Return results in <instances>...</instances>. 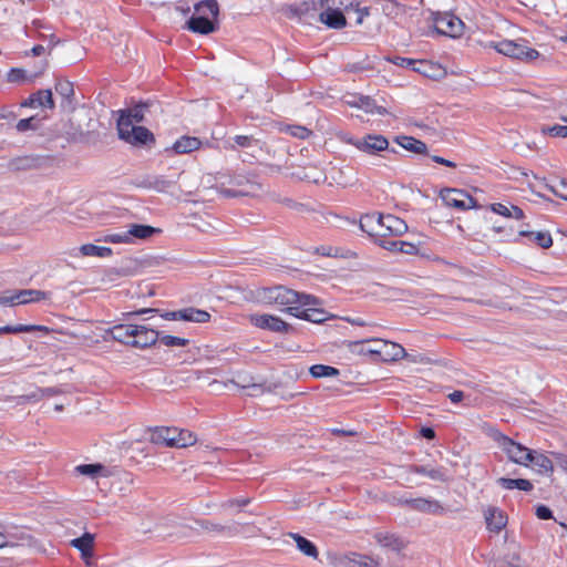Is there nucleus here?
<instances>
[{"label": "nucleus", "instance_id": "obj_31", "mask_svg": "<svg viewBox=\"0 0 567 567\" xmlns=\"http://www.w3.org/2000/svg\"><path fill=\"white\" fill-rule=\"evenodd\" d=\"M413 472L420 475L427 476L429 478L439 482H446L449 480L446 471L442 467L433 468L424 465H419L414 466Z\"/></svg>", "mask_w": 567, "mask_h": 567}, {"label": "nucleus", "instance_id": "obj_52", "mask_svg": "<svg viewBox=\"0 0 567 567\" xmlns=\"http://www.w3.org/2000/svg\"><path fill=\"white\" fill-rule=\"evenodd\" d=\"M429 69H432V65L426 61H416V65H414L413 71H416L419 73H422L426 76H431L429 73Z\"/></svg>", "mask_w": 567, "mask_h": 567}, {"label": "nucleus", "instance_id": "obj_37", "mask_svg": "<svg viewBox=\"0 0 567 567\" xmlns=\"http://www.w3.org/2000/svg\"><path fill=\"white\" fill-rule=\"evenodd\" d=\"M40 123L41 121L37 116L22 118L16 124V130L19 133H24L27 131H37L40 127Z\"/></svg>", "mask_w": 567, "mask_h": 567}, {"label": "nucleus", "instance_id": "obj_55", "mask_svg": "<svg viewBox=\"0 0 567 567\" xmlns=\"http://www.w3.org/2000/svg\"><path fill=\"white\" fill-rule=\"evenodd\" d=\"M250 503V498L248 497H240V498H235V499H230L227 502V505L228 506H239V507H245L247 506L248 504Z\"/></svg>", "mask_w": 567, "mask_h": 567}, {"label": "nucleus", "instance_id": "obj_63", "mask_svg": "<svg viewBox=\"0 0 567 567\" xmlns=\"http://www.w3.org/2000/svg\"><path fill=\"white\" fill-rule=\"evenodd\" d=\"M21 70L12 69L9 73V81L14 82L18 81L21 78Z\"/></svg>", "mask_w": 567, "mask_h": 567}, {"label": "nucleus", "instance_id": "obj_60", "mask_svg": "<svg viewBox=\"0 0 567 567\" xmlns=\"http://www.w3.org/2000/svg\"><path fill=\"white\" fill-rule=\"evenodd\" d=\"M421 435L424 439L432 440L435 436V432L432 427H422Z\"/></svg>", "mask_w": 567, "mask_h": 567}, {"label": "nucleus", "instance_id": "obj_62", "mask_svg": "<svg viewBox=\"0 0 567 567\" xmlns=\"http://www.w3.org/2000/svg\"><path fill=\"white\" fill-rule=\"evenodd\" d=\"M43 395L52 396L62 393L61 389L59 388H45L42 390Z\"/></svg>", "mask_w": 567, "mask_h": 567}, {"label": "nucleus", "instance_id": "obj_39", "mask_svg": "<svg viewBox=\"0 0 567 567\" xmlns=\"http://www.w3.org/2000/svg\"><path fill=\"white\" fill-rule=\"evenodd\" d=\"M55 91L64 99H70L74 94L73 83L69 80L59 79L55 83Z\"/></svg>", "mask_w": 567, "mask_h": 567}, {"label": "nucleus", "instance_id": "obj_17", "mask_svg": "<svg viewBox=\"0 0 567 567\" xmlns=\"http://www.w3.org/2000/svg\"><path fill=\"white\" fill-rule=\"evenodd\" d=\"M131 347L134 348H148L156 343L159 339V332L147 328L145 326L136 324V332H134Z\"/></svg>", "mask_w": 567, "mask_h": 567}, {"label": "nucleus", "instance_id": "obj_2", "mask_svg": "<svg viewBox=\"0 0 567 567\" xmlns=\"http://www.w3.org/2000/svg\"><path fill=\"white\" fill-rule=\"evenodd\" d=\"M359 225L374 244L391 252H398L400 240L389 237L402 236L409 229L403 219L392 214H367L361 217Z\"/></svg>", "mask_w": 567, "mask_h": 567}, {"label": "nucleus", "instance_id": "obj_14", "mask_svg": "<svg viewBox=\"0 0 567 567\" xmlns=\"http://www.w3.org/2000/svg\"><path fill=\"white\" fill-rule=\"evenodd\" d=\"M372 341L378 343V349H369L368 352L380 355L383 361H398L406 355L405 349L395 342L382 339H373Z\"/></svg>", "mask_w": 567, "mask_h": 567}, {"label": "nucleus", "instance_id": "obj_59", "mask_svg": "<svg viewBox=\"0 0 567 567\" xmlns=\"http://www.w3.org/2000/svg\"><path fill=\"white\" fill-rule=\"evenodd\" d=\"M463 398H464V393L462 391H454V392L449 394V399L453 403L461 402L463 400Z\"/></svg>", "mask_w": 567, "mask_h": 567}, {"label": "nucleus", "instance_id": "obj_49", "mask_svg": "<svg viewBox=\"0 0 567 567\" xmlns=\"http://www.w3.org/2000/svg\"><path fill=\"white\" fill-rule=\"evenodd\" d=\"M491 209H492V212H494L501 216H504L507 218H509V216H511V207L506 206L505 204H502V203L492 204Z\"/></svg>", "mask_w": 567, "mask_h": 567}, {"label": "nucleus", "instance_id": "obj_61", "mask_svg": "<svg viewBox=\"0 0 567 567\" xmlns=\"http://www.w3.org/2000/svg\"><path fill=\"white\" fill-rule=\"evenodd\" d=\"M358 13H359V17H358L357 23L361 24L364 17H368L370 14V11H369V8L364 7V8H359Z\"/></svg>", "mask_w": 567, "mask_h": 567}, {"label": "nucleus", "instance_id": "obj_43", "mask_svg": "<svg viewBox=\"0 0 567 567\" xmlns=\"http://www.w3.org/2000/svg\"><path fill=\"white\" fill-rule=\"evenodd\" d=\"M104 241L112 244H130L126 230L110 233L104 236Z\"/></svg>", "mask_w": 567, "mask_h": 567}, {"label": "nucleus", "instance_id": "obj_25", "mask_svg": "<svg viewBox=\"0 0 567 567\" xmlns=\"http://www.w3.org/2000/svg\"><path fill=\"white\" fill-rule=\"evenodd\" d=\"M203 145L202 141L194 136H182L172 146V150L176 154H187L193 151L200 148Z\"/></svg>", "mask_w": 567, "mask_h": 567}, {"label": "nucleus", "instance_id": "obj_53", "mask_svg": "<svg viewBox=\"0 0 567 567\" xmlns=\"http://www.w3.org/2000/svg\"><path fill=\"white\" fill-rule=\"evenodd\" d=\"M393 62L396 65L408 68V69H414V65H416V60H412V59H408V58L398 56Z\"/></svg>", "mask_w": 567, "mask_h": 567}, {"label": "nucleus", "instance_id": "obj_26", "mask_svg": "<svg viewBox=\"0 0 567 567\" xmlns=\"http://www.w3.org/2000/svg\"><path fill=\"white\" fill-rule=\"evenodd\" d=\"M529 464H533V468L539 474L549 475L554 471V461L550 460L547 455L539 453L534 450V455H532Z\"/></svg>", "mask_w": 567, "mask_h": 567}, {"label": "nucleus", "instance_id": "obj_8", "mask_svg": "<svg viewBox=\"0 0 567 567\" xmlns=\"http://www.w3.org/2000/svg\"><path fill=\"white\" fill-rule=\"evenodd\" d=\"M495 440L509 461L523 466L529 465V461L533 460L532 455H534V450L515 442L504 434H498Z\"/></svg>", "mask_w": 567, "mask_h": 567}, {"label": "nucleus", "instance_id": "obj_38", "mask_svg": "<svg viewBox=\"0 0 567 567\" xmlns=\"http://www.w3.org/2000/svg\"><path fill=\"white\" fill-rule=\"evenodd\" d=\"M567 123V117H561ZM542 133L553 137H567V125L543 126Z\"/></svg>", "mask_w": 567, "mask_h": 567}, {"label": "nucleus", "instance_id": "obj_23", "mask_svg": "<svg viewBox=\"0 0 567 567\" xmlns=\"http://www.w3.org/2000/svg\"><path fill=\"white\" fill-rule=\"evenodd\" d=\"M487 528L491 532L498 533L507 524V517L496 507H489L485 513Z\"/></svg>", "mask_w": 567, "mask_h": 567}, {"label": "nucleus", "instance_id": "obj_4", "mask_svg": "<svg viewBox=\"0 0 567 567\" xmlns=\"http://www.w3.org/2000/svg\"><path fill=\"white\" fill-rule=\"evenodd\" d=\"M217 192L225 198L255 195L261 186L249 174L237 173L217 179Z\"/></svg>", "mask_w": 567, "mask_h": 567}, {"label": "nucleus", "instance_id": "obj_13", "mask_svg": "<svg viewBox=\"0 0 567 567\" xmlns=\"http://www.w3.org/2000/svg\"><path fill=\"white\" fill-rule=\"evenodd\" d=\"M165 320H179L187 322L205 323L210 320L206 310L188 307L176 311H166L161 315Z\"/></svg>", "mask_w": 567, "mask_h": 567}, {"label": "nucleus", "instance_id": "obj_5", "mask_svg": "<svg viewBox=\"0 0 567 567\" xmlns=\"http://www.w3.org/2000/svg\"><path fill=\"white\" fill-rule=\"evenodd\" d=\"M150 440L154 444L177 449L196 443V436L190 431L175 426H157L153 429Z\"/></svg>", "mask_w": 567, "mask_h": 567}, {"label": "nucleus", "instance_id": "obj_51", "mask_svg": "<svg viewBox=\"0 0 567 567\" xmlns=\"http://www.w3.org/2000/svg\"><path fill=\"white\" fill-rule=\"evenodd\" d=\"M319 255L326 256V257H337L338 256V249L331 247V246H320L316 250Z\"/></svg>", "mask_w": 567, "mask_h": 567}, {"label": "nucleus", "instance_id": "obj_40", "mask_svg": "<svg viewBox=\"0 0 567 567\" xmlns=\"http://www.w3.org/2000/svg\"><path fill=\"white\" fill-rule=\"evenodd\" d=\"M233 141L235 144H230V142L228 141L226 147H228L230 150H235L236 146L247 148V147L252 146V144L255 142V140L248 135H236L233 138Z\"/></svg>", "mask_w": 567, "mask_h": 567}, {"label": "nucleus", "instance_id": "obj_22", "mask_svg": "<svg viewBox=\"0 0 567 567\" xmlns=\"http://www.w3.org/2000/svg\"><path fill=\"white\" fill-rule=\"evenodd\" d=\"M158 231L159 229L143 224H131L126 229L130 244H135L136 240L148 239Z\"/></svg>", "mask_w": 567, "mask_h": 567}, {"label": "nucleus", "instance_id": "obj_7", "mask_svg": "<svg viewBox=\"0 0 567 567\" xmlns=\"http://www.w3.org/2000/svg\"><path fill=\"white\" fill-rule=\"evenodd\" d=\"M491 47L503 55L525 62L536 60L539 56V52L537 50L525 45L523 42L514 40L492 42Z\"/></svg>", "mask_w": 567, "mask_h": 567}, {"label": "nucleus", "instance_id": "obj_44", "mask_svg": "<svg viewBox=\"0 0 567 567\" xmlns=\"http://www.w3.org/2000/svg\"><path fill=\"white\" fill-rule=\"evenodd\" d=\"M121 115L130 116V120H132V122L136 125L143 121V109L142 106H136L134 109L122 111Z\"/></svg>", "mask_w": 567, "mask_h": 567}, {"label": "nucleus", "instance_id": "obj_3", "mask_svg": "<svg viewBox=\"0 0 567 567\" xmlns=\"http://www.w3.org/2000/svg\"><path fill=\"white\" fill-rule=\"evenodd\" d=\"M219 6L216 0H203L194 6V14L187 21V28L198 34H209L216 30Z\"/></svg>", "mask_w": 567, "mask_h": 567}, {"label": "nucleus", "instance_id": "obj_42", "mask_svg": "<svg viewBox=\"0 0 567 567\" xmlns=\"http://www.w3.org/2000/svg\"><path fill=\"white\" fill-rule=\"evenodd\" d=\"M159 342L166 347H185L189 341L175 336H159Z\"/></svg>", "mask_w": 567, "mask_h": 567}, {"label": "nucleus", "instance_id": "obj_1", "mask_svg": "<svg viewBox=\"0 0 567 567\" xmlns=\"http://www.w3.org/2000/svg\"><path fill=\"white\" fill-rule=\"evenodd\" d=\"M258 297L266 303L277 305L279 309L298 319L313 323L323 322L327 313L319 308L320 300L308 293H300L284 286L264 288Z\"/></svg>", "mask_w": 567, "mask_h": 567}, {"label": "nucleus", "instance_id": "obj_30", "mask_svg": "<svg viewBox=\"0 0 567 567\" xmlns=\"http://www.w3.org/2000/svg\"><path fill=\"white\" fill-rule=\"evenodd\" d=\"M289 535L296 542L297 548L301 553L308 557L317 558L318 550L312 542L296 533H290Z\"/></svg>", "mask_w": 567, "mask_h": 567}, {"label": "nucleus", "instance_id": "obj_34", "mask_svg": "<svg viewBox=\"0 0 567 567\" xmlns=\"http://www.w3.org/2000/svg\"><path fill=\"white\" fill-rule=\"evenodd\" d=\"M75 471L81 474L92 478H95L99 475H104L105 467L102 464H81L75 467Z\"/></svg>", "mask_w": 567, "mask_h": 567}, {"label": "nucleus", "instance_id": "obj_15", "mask_svg": "<svg viewBox=\"0 0 567 567\" xmlns=\"http://www.w3.org/2000/svg\"><path fill=\"white\" fill-rule=\"evenodd\" d=\"M250 322L255 327L264 330H269L271 332L285 333L288 332L290 326L285 322L282 319L276 316H271L268 313H255L250 316Z\"/></svg>", "mask_w": 567, "mask_h": 567}, {"label": "nucleus", "instance_id": "obj_18", "mask_svg": "<svg viewBox=\"0 0 567 567\" xmlns=\"http://www.w3.org/2000/svg\"><path fill=\"white\" fill-rule=\"evenodd\" d=\"M175 184V181L168 179L162 175H147L138 179L137 185L143 188L165 192Z\"/></svg>", "mask_w": 567, "mask_h": 567}, {"label": "nucleus", "instance_id": "obj_58", "mask_svg": "<svg viewBox=\"0 0 567 567\" xmlns=\"http://www.w3.org/2000/svg\"><path fill=\"white\" fill-rule=\"evenodd\" d=\"M379 542L384 546H394V545H396L398 539L394 538L393 536H384V537H379Z\"/></svg>", "mask_w": 567, "mask_h": 567}, {"label": "nucleus", "instance_id": "obj_16", "mask_svg": "<svg viewBox=\"0 0 567 567\" xmlns=\"http://www.w3.org/2000/svg\"><path fill=\"white\" fill-rule=\"evenodd\" d=\"M402 504H405L411 509L421 513L432 515H444L446 513V508L439 501L432 497L406 498L402 501Z\"/></svg>", "mask_w": 567, "mask_h": 567}, {"label": "nucleus", "instance_id": "obj_10", "mask_svg": "<svg viewBox=\"0 0 567 567\" xmlns=\"http://www.w3.org/2000/svg\"><path fill=\"white\" fill-rule=\"evenodd\" d=\"M441 199L445 205L454 207L460 210H468L477 208L476 200L466 192L455 188L443 189L440 194Z\"/></svg>", "mask_w": 567, "mask_h": 567}, {"label": "nucleus", "instance_id": "obj_47", "mask_svg": "<svg viewBox=\"0 0 567 567\" xmlns=\"http://www.w3.org/2000/svg\"><path fill=\"white\" fill-rule=\"evenodd\" d=\"M43 327L41 326H33V324H17V326H10L9 333H21V332H32L37 330H41Z\"/></svg>", "mask_w": 567, "mask_h": 567}, {"label": "nucleus", "instance_id": "obj_35", "mask_svg": "<svg viewBox=\"0 0 567 567\" xmlns=\"http://www.w3.org/2000/svg\"><path fill=\"white\" fill-rule=\"evenodd\" d=\"M520 235L529 236L542 248H549L553 245L551 236L547 231H537V233L520 231Z\"/></svg>", "mask_w": 567, "mask_h": 567}, {"label": "nucleus", "instance_id": "obj_12", "mask_svg": "<svg viewBox=\"0 0 567 567\" xmlns=\"http://www.w3.org/2000/svg\"><path fill=\"white\" fill-rule=\"evenodd\" d=\"M349 143L359 151L370 155L378 154L389 147V141L381 134H368L362 138H351Z\"/></svg>", "mask_w": 567, "mask_h": 567}, {"label": "nucleus", "instance_id": "obj_11", "mask_svg": "<svg viewBox=\"0 0 567 567\" xmlns=\"http://www.w3.org/2000/svg\"><path fill=\"white\" fill-rule=\"evenodd\" d=\"M48 298V293L37 289H22L0 297V305L3 306H16L25 305L29 302L40 301Z\"/></svg>", "mask_w": 567, "mask_h": 567}, {"label": "nucleus", "instance_id": "obj_56", "mask_svg": "<svg viewBox=\"0 0 567 567\" xmlns=\"http://www.w3.org/2000/svg\"><path fill=\"white\" fill-rule=\"evenodd\" d=\"M432 161L437 163V164H441V165H444V166H447V167H451V168H454L456 167V164L450 159H446L444 157H441L439 155H433L432 157Z\"/></svg>", "mask_w": 567, "mask_h": 567}, {"label": "nucleus", "instance_id": "obj_27", "mask_svg": "<svg viewBox=\"0 0 567 567\" xmlns=\"http://www.w3.org/2000/svg\"><path fill=\"white\" fill-rule=\"evenodd\" d=\"M497 485L501 486L504 489H519L523 492H530L534 488V485L530 481L525 478H507V477H499L496 481Z\"/></svg>", "mask_w": 567, "mask_h": 567}, {"label": "nucleus", "instance_id": "obj_48", "mask_svg": "<svg viewBox=\"0 0 567 567\" xmlns=\"http://www.w3.org/2000/svg\"><path fill=\"white\" fill-rule=\"evenodd\" d=\"M289 133L295 137L305 140L310 135L311 132L305 126L295 125L289 127Z\"/></svg>", "mask_w": 567, "mask_h": 567}, {"label": "nucleus", "instance_id": "obj_21", "mask_svg": "<svg viewBox=\"0 0 567 567\" xmlns=\"http://www.w3.org/2000/svg\"><path fill=\"white\" fill-rule=\"evenodd\" d=\"M319 20L330 29L339 30L347 25V19L339 9L328 8L320 13Z\"/></svg>", "mask_w": 567, "mask_h": 567}, {"label": "nucleus", "instance_id": "obj_41", "mask_svg": "<svg viewBox=\"0 0 567 567\" xmlns=\"http://www.w3.org/2000/svg\"><path fill=\"white\" fill-rule=\"evenodd\" d=\"M548 189L556 196L564 200H567V181L559 179L556 183L548 186Z\"/></svg>", "mask_w": 567, "mask_h": 567}, {"label": "nucleus", "instance_id": "obj_46", "mask_svg": "<svg viewBox=\"0 0 567 567\" xmlns=\"http://www.w3.org/2000/svg\"><path fill=\"white\" fill-rule=\"evenodd\" d=\"M398 252L405 255H416L419 252V247L413 243L400 240Z\"/></svg>", "mask_w": 567, "mask_h": 567}, {"label": "nucleus", "instance_id": "obj_50", "mask_svg": "<svg viewBox=\"0 0 567 567\" xmlns=\"http://www.w3.org/2000/svg\"><path fill=\"white\" fill-rule=\"evenodd\" d=\"M536 516L543 520L550 519L553 517V512L549 507L539 505L536 507Z\"/></svg>", "mask_w": 567, "mask_h": 567}, {"label": "nucleus", "instance_id": "obj_45", "mask_svg": "<svg viewBox=\"0 0 567 567\" xmlns=\"http://www.w3.org/2000/svg\"><path fill=\"white\" fill-rule=\"evenodd\" d=\"M34 163L35 158L25 156L12 159L11 165L14 166L17 169H25L32 167Z\"/></svg>", "mask_w": 567, "mask_h": 567}, {"label": "nucleus", "instance_id": "obj_36", "mask_svg": "<svg viewBox=\"0 0 567 567\" xmlns=\"http://www.w3.org/2000/svg\"><path fill=\"white\" fill-rule=\"evenodd\" d=\"M310 374L313 378H327L339 375V370L326 364H315L310 368Z\"/></svg>", "mask_w": 567, "mask_h": 567}, {"label": "nucleus", "instance_id": "obj_28", "mask_svg": "<svg viewBox=\"0 0 567 567\" xmlns=\"http://www.w3.org/2000/svg\"><path fill=\"white\" fill-rule=\"evenodd\" d=\"M70 544L81 551L83 558L92 557L94 545V536L92 534L84 533L81 537L72 539Z\"/></svg>", "mask_w": 567, "mask_h": 567}, {"label": "nucleus", "instance_id": "obj_64", "mask_svg": "<svg viewBox=\"0 0 567 567\" xmlns=\"http://www.w3.org/2000/svg\"><path fill=\"white\" fill-rule=\"evenodd\" d=\"M45 52V48L43 45H34L32 49H31V54L33 56H40L42 55L43 53Z\"/></svg>", "mask_w": 567, "mask_h": 567}, {"label": "nucleus", "instance_id": "obj_20", "mask_svg": "<svg viewBox=\"0 0 567 567\" xmlns=\"http://www.w3.org/2000/svg\"><path fill=\"white\" fill-rule=\"evenodd\" d=\"M136 324H116L110 328L106 333L115 341L131 346Z\"/></svg>", "mask_w": 567, "mask_h": 567}, {"label": "nucleus", "instance_id": "obj_57", "mask_svg": "<svg viewBox=\"0 0 567 567\" xmlns=\"http://www.w3.org/2000/svg\"><path fill=\"white\" fill-rule=\"evenodd\" d=\"M509 218L519 220V219L524 218V212L518 206L512 205Z\"/></svg>", "mask_w": 567, "mask_h": 567}, {"label": "nucleus", "instance_id": "obj_54", "mask_svg": "<svg viewBox=\"0 0 567 567\" xmlns=\"http://www.w3.org/2000/svg\"><path fill=\"white\" fill-rule=\"evenodd\" d=\"M555 463L557 466H559L563 471L567 472V455L561 453H554Z\"/></svg>", "mask_w": 567, "mask_h": 567}, {"label": "nucleus", "instance_id": "obj_33", "mask_svg": "<svg viewBox=\"0 0 567 567\" xmlns=\"http://www.w3.org/2000/svg\"><path fill=\"white\" fill-rule=\"evenodd\" d=\"M33 97H35V106L37 107H44V109H54V101L52 96L51 90H39L35 93L32 94Z\"/></svg>", "mask_w": 567, "mask_h": 567}, {"label": "nucleus", "instance_id": "obj_24", "mask_svg": "<svg viewBox=\"0 0 567 567\" xmlns=\"http://www.w3.org/2000/svg\"><path fill=\"white\" fill-rule=\"evenodd\" d=\"M395 143H398L402 148L414 153V154H421L426 155L427 154V146L424 142L421 140H417L413 136L409 135H400L395 137Z\"/></svg>", "mask_w": 567, "mask_h": 567}, {"label": "nucleus", "instance_id": "obj_19", "mask_svg": "<svg viewBox=\"0 0 567 567\" xmlns=\"http://www.w3.org/2000/svg\"><path fill=\"white\" fill-rule=\"evenodd\" d=\"M231 382L240 389L247 390L248 395L251 396L261 394L265 388L262 382L255 381L251 375L246 373H238Z\"/></svg>", "mask_w": 567, "mask_h": 567}, {"label": "nucleus", "instance_id": "obj_29", "mask_svg": "<svg viewBox=\"0 0 567 567\" xmlns=\"http://www.w3.org/2000/svg\"><path fill=\"white\" fill-rule=\"evenodd\" d=\"M353 105L363 110L365 113H369V114H377V115L388 114L386 109L383 106L377 105L375 101L373 99H371L370 96L361 95V96L357 97Z\"/></svg>", "mask_w": 567, "mask_h": 567}, {"label": "nucleus", "instance_id": "obj_9", "mask_svg": "<svg viewBox=\"0 0 567 567\" xmlns=\"http://www.w3.org/2000/svg\"><path fill=\"white\" fill-rule=\"evenodd\" d=\"M435 30L451 38H457L463 33V21L451 12L437 13L434 18Z\"/></svg>", "mask_w": 567, "mask_h": 567}, {"label": "nucleus", "instance_id": "obj_32", "mask_svg": "<svg viewBox=\"0 0 567 567\" xmlns=\"http://www.w3.org/2000/svg\"><path fill=\"white\" fill-rule=\"evenodd\" d=\"M82 256H93L100 258H106L112 255V249L105 246H96L93 244H84L80 247Z\"/></svg>", "mask_w": 567, "mask_h": 567}, {"label": "nucleus", "instance_id": "obj_6", "mask_svg": "<svg viewBox=\"0 0 567 567\" xmlns=\"http://www.w3.org/2000/svg\"><path fill=\"white\" fill-rule=\"evenodd\" d=\"M117 132L121 140L133 144L144 145L154 141L153 134L144 126L135 125L130 116L120 115L117 120Z\"/></svg>", "mask_w": 567, "mask_h": 567}]
</instances>
